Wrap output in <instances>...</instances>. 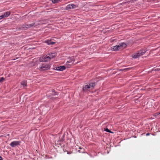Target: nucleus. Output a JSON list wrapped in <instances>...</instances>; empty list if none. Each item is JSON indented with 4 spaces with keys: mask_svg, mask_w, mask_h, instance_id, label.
I'll return each instance as SVG.
<instances>
[{
    "mask_svg": "<svg viewBox=\"0 0 160 160\" xmlns=\"http://www.w3.org/2000/svg\"><path fill=\"white\" fill-rule=\"evenodd\" d=\"M50 68V64H43L39 67L40 71H45L49 69Z\"/></svg>",
    "mask_w": 160,
    "mask_h": 160,
    "instance_id": "nucleus-1",
    "label": "nucleus"
},
{
    "mask_svg": "<svg viewBox=\"0 0 160 160\" xmlns=\"http://www.w3.org/2000/svg\"><path fill=\"white\" fill-rule=\"evenodd\" d=\"M65 137L64 134H60L59 135V139L57 141V144H59L60 145H61V142H63L64 140V138Z\"/></svg>",
    "mask_w": 160,
    "mask_h": 160,
    "instance_id": "nucleus-2",
    "label": "nucleus"
},
{
    "mask_svg": "<svg viewBox=\"0 0 160 160\" xmlns=\"http://www.w3.org/2000/svg\"><path fill=\"white\" fill-rule=\"evenodd\" d=\"M20 143V141H15L11 142L10 145L12 147H14L16 146L19 145Z\"/></svg>",
    "mask_w": 160,
    "mask_h": 160,
    "instance_id": "nucleus-3",
    "label": "nucleus"
},
{
    "mask_svg": "<svg viewBox=\"0 0 160 160\" xmlns=\"http://www.w3.org/2000/svg\"><path fill=\"white\" fill-rule=\"evenodd\" d=\"M96 85V83L93 80H91L89 81V86L92 89H93Z\"/></svg>",
    "mask_w": 160,
    "mask_h": 160,
    "instance_id": "nucleus-4",
    "label": "nucleus"
},
{
    "mask_svg": "<svg viewBox=\"0 0 160 160\" xmlns=\"http://www.w3.org/2000/svg\"><path fill=\"white\" fill-rule=\"evenodd\" d=\"M54 69L55 70L59 71H62L65 69L66 68L64 66H60L58 67H56Z\"/></svg>",
    "mask_w": 160,
    "mask_h": 160,
    "instance_id": "nucleus-5",
    "label": "nucleus"
},
{
    "mask_svg": "<svg viewBox=\"0 0 160 160\" xmlns=\"http://www.w3.org/2000/svg\"><path fill=\"white\" fill-rule=\"evenodd\" d=\"M147 51V50L145 49H142L139 50L137 52L139 54V56L143 55Z\"/></svg>",
    "mask_w": 160,
    "mask_h": 160,
    "instance_id": "nucleus-6",
    "label": "nucleus"
},
{
    "mask_svg": "<svg viewBox=\"0 0 160 160\" xmlns=\"http://www.w3.org/2000/svg\"><path fill=\"white\" fill-rule=\"evenodd\" d=\"M49 57H47V56L46 57H40L39 58V61L40 62H47L49 60Z\"/></svg>",
    "mask_w": 160,
    "mask_h": 160,
    "instance_id": "nucleus-7",
    "label": "nucleus"
},
{
    "mask_svg": "<svg viewBox=\"0 0 160 160\" xmlns=\"http://www.w3.org/2000/svg\"><path fill=\"white\" fill-rule=\"evenodd\" d=\"M91 88L89 85H84L82 88V91L84 92H86L88 89Z\"/></svg>",
    "mask_w": 160,
    "mask_h": 160,
    "instance_id": "nucleus-8",
    "label": "nucleus"
},
{
    "mask_svg": "<svg viewBox=\"0 0 160 160\" xmlns=\"http://www.w3.org/2000/svg\"><path fill=\"white\" fill-rule=\"evenodd\" d=\"M118 45L119 46V49H121L122 48H125L127 47L126 44L124 42L120 43Z\"/></svg>",
    "mask_w": 160,
    "mask_h": 160,
    "instance_id": "nucleus-9",
    "label": "nucleus"
},
{
    "mask_svg": "<svg viewBox=\"0 0 160 160\" xmlns=\"http://www.w3.org/2000/svg\"><path fill=\"white\" fill-rule=\"evenodd\" d=\"M49 56H47V57H49V60H50L52 58H53L55 57L57 55V53L56 52H55L54 53H52L51 54H50Z\"/></svg>",
    "mask_w": 160,
    "mask_h": 160,
    "instance_id": "nucleus-10",
    "label": "nucleus"
},
{
    "mask_svg": "<svg viewBox=\"0 0 160 160\" xmlns=\"http://www.w3.org/2000/svg\"><path fill=\"white\" fill-rule=\"evenodd\" d=\"M111 50L114 51H117L119 50V46L118 45H116L112 47H111Z\"/></svg>",
    "mask_w": 160,
    "mask_h": 160,
    "instance_id": "nucleus-11",
    "label": "nucleus"
},
{
    "mask_svg": "<svg viewBox=\"0 0 160 160\" xmlns=\"http://www.w3.org/2000/svg\"><path fill=\"white\" fill-rule=\"evenodd\" d=\"M73 63V62H72V60H69L66 63V65L68 67V66H71L72 65Z\"/></svg>",
    "mask_w": 160,
    "mask_h": 160,
    "instance_id": "nucleus-12",
    "label": "nucleus"
},
{
    "mask_svg": "<svg viewBox=\"0 0 160 160\" xmlns=\"http://www.w3.org/2000/svg\"><path fill=\"white\" fill-rule=\"evenodd\" d=\"M11 14V12L10 11H7L5 12L3 14L4 18L8 17Z\"/></svg>",
    "mask_w": 160,
    "mask_h": 160,
    "instance_id": "nucleus-13",
    "label": "nucleus"
},
{
    "mask_svg": "<svg viewBox=\"0 0 160 160\" xmlns=\"http://www.w3.org/2000/svg\"><path fill=\"white\" fill-rule=\"evenodd\" d=\"M21 84L24 87H25L27 86V81H23L21 82Z\"/></svg>",
    "mask_w": 160,
    "mask_h": 160,
    "instance_id": "nucleus-14",
    "label": "nucleus"
},
{
    "mask_svg": "<svg viewBox=\"0 0 160 160\" xmlns=\"http://www.w3.org/2000/svg\"><path fill=\"white\" fill-rule=\"evenodd\" d=\"M51 92V94L52 96L58 94V93L56 92L53 89L52 90Z\"/></svg>",
    "mask_w": 160,
    "mask_h": 160,
    "instance_id": "nucleus-15",
    "label": "nucleus"
},
{
    "mask_svg": "<svg viewBox=\"0 0 160 160\" xmlns=\"http://www.w3.org/2000/svg\"><path fill=\"white\" fill-rule=\"evenodd\" d=\"M48 45H53L55 43V42L52 41L51 40H48L45 42Z\"/></svg>",
    "mask_w": 160,
    "mask_h": 160,
    "instance_id": "nucleus-16",
    "label": "nucleus"
},
{
    "mask_svg": "<svg viewBox=\"0 0 160 160\" xmlns=\"http://www.w3.org/2000/svg\"><path fill=\"white\" fill-rule=\"evenodd\" d=\"M139 57H140V56L138 52L132 55V57L134 58H137Z\"/></svg>",
    "mask_w": 160,
    "mask_h": 160,
    "instance_id": "nucleus-17",
    "label": "nucleus"
},
{
    "mask_svg": "<svg viewBox=\"0 0 160 160\" xmlns=\"http://www.w3.org/2000/svg\"><path fill=\"white\" fill-rule=\"evenodd\" d=\"M70 9H72L71 4L68 5L65 8V9L67 10Z\"/></svg>",
    "mask_w": 160,
    "mask_h": 160,
    "instance_id": "nucleus-18",
    "label": "nucleus"
},
{
    "mask_svg": "<svg viewBox=\"0 0 160 160\" xmlns=\"http://www.w3.org/2000/svg\"><path fill=\"white\" fill-rule=\"evenodd\" d=\"M104 131L108 132H110L111 133H113V132L111 131L108 128H104Z\"/></svg>",
    "mask_w": 160,
    "mask_h": 160,
    "instance_id": "nucleus-19",
    "label": "nucleus"
},
{
    "mask_svg": "<svg viewBox=\"0 0 160 160\" xmlns=\"http://www.w3.org/2000/svg\"><path fill=\"white\" fill-rule=\"evenodd\" d=\"M61 0H52V2L53 3H58L61 1Z\"/></svg>",
    "mask_w": 160,
    "mask_h": 160,
    "instance_id": "nucleus-20",
    "label": "nucleus"
},
{
    "mask_svg": "<svg viewBox=\"0 0 160 160\" xmlns=\"http://www.w3.org/2000/svg\"><path fill=\"white\" fill-rule=\"evenodd\" d=\"M22 27L24 28H28V24H23L22 25Z\"/></svg>",
    "mask_w": 160,
    "mask_h": 160,
    "instance_id": "nucleus-21",
    "label": "nucleus"
},
{
    "mask_svg": "<svg viewBox=\"0 0 160 160\" xmlns=\"http://www.w3.org/2000/svg\"><path fill=\"white\" fill-rule=\"evenodd\" d=\"M72 9L75 8L77 7V6L73 4H71Z\"/></svg>",
    "mask_w": 160,
    "mask_h": 160,
    "instance_id": "nucleus-22",
    "label": "nucleus"
},
{
    "mask_svg": "<svg viewBox=\"0 0 160 160\" xmlns=\"http://www.w3.org/2000/svg\"><path fill=\"white\" fill-rule=\"evenodd\" d=\"M35 24V23L34 22H32L31 24H28V28L33 27Z\"/></svg>",
    "mask_w": 160,
    "mask_h": 160,
    "instance_id": "nucleus-23",
    "label": "nucleus"
},
{
    "mask_svg": "<svg viewBox=\"0 0 160 160\" xmlns=\"http://www.w3.org/2000/svg\"><path fill=\"white\" fill-rule=\"evenodd\" d=\"M135 1V0H131L129 1H128L127 2V3H128V4H129V3H130V2H131V3H133V2H134Z\"/></svg>",
    "mask_w": 160,
    "mask_h": 160,
    "instance_id": "nucleus-24",
    "label": "nucleus"
},
{
    "mask_svg": "<svg viewBox=\"0 0 160 160\" xmlns=\"http://www.w3.org/2000/svg\"><path fill=\"white\" fill-rule=\"evenodd\" d=\"M132 68H125V69H120V70H122V71L123 70H129L131 69Z\"/></svg>",
    "mask_w": 160,
    "mask_h": 160,
    "instance_id": "nucleus-25",
    "label": "nucleus"
},
{
    "mask_svg": "<svg viewBox=\"0 0 160 160\" xmlns=\"http://www.w3.org/2000/svg\"><path fill=\"white\" fill-rule=\"evenodd\" d=\"M4 79L5 78L3 77H2L0 78V82H2Z\"/></svg>",
    "mask_w": 160,
    "mask_h": 160,
    "instance_id": "nucleus-26",
    "label": "nucleus"
},
{
    "mask_svg": "<svg viewBox=\"0 0 160 160\" xmlns=\"http://www.w3.org/2000/svg\"><path fill=\"white\" fill-rule=\"evenodd\" d=\"M126 3H127V2H123L122 3H120V5H123Z\"/></svg>",
    "mask_w": 160,
    "mask_h": 160,
    "instance_id": "nucleus-27",
    "label": "nucleus"
},
{
    "mask_svg": "<svg viewBox=\"0 0 160 160\" xmlns=\"http://www.w3.org/2000/svg\"><path fill=\"white\" fill-rule=\"evenodd\" d=\"M69 60H72V62H74V59H73V57H71L70 59H69Z\"/></svg>",
    "mask_w": 160,
    "mask_h": 160,
    "instance_id": "nucleus-28",
    "label": "nucleus"
},
{
    "mask_svg": "<svg viewBox=\"0 0 160 160\" xmlns=\"http://www.w3.org/2000/svg\"><path fill=\"white\" fill-rule=\"evenodd\" d=\"M5 18L3 15L0 16V18L1 19L2 18Z\"/></svg>",
    "mask_w": 160,
    "mask_h": 160,
    "instance_id": "nucleus-29",
    "label": "nucleus"
},
{
    "mask_svg": "<svg viewBox=\"0 0 160 160\" xmlns=\"http://www.w3.org/2000/svg\"><path fill=\"white\" fill-rule=\"evenodd\" d=\"M159 70H160V69H159V68H157V69H156L155 70V71H158Z\"/></svg>",
    "mask_w": 160,
    "mask_h": 160,
    "instance_id": "nucleus-30",
    "label": "nucleus"
},
{
    "mask_svg": "<svg viewBox=\"0 0 160 160\" xmlns=\"http://www.w3.org/2000/svg\"><path fill=\"white\" fill-rule=\"evenodd\" d=\"M150 135V133H147L146 134V136H148V135Z\"/></svg>",
    "mask_w": 160,
    "mask_h": 160,
    "instance_id": "nucleus-31",
    "label": "nucleus"
},
{
    "mask_svg": "<svg viewBox=\"0 0 160 160\" xmlns=\"http://www.w3.org/2000/svg\"><path fill=\"white\" fill-rule=\"evenodd\" d=\"M157 115H159L160 114V112H157Z\"/></svg>",
    "mask_w": 160,
    "mask_h": 160,
    "instance_id": "nucleus-32",
    "label": "nucleus"
},
{
    "mask_svg": "<svg viewBox=\"0 0 160 160\" xmlns=\"http://www.w3.org/2000/svg\"><path fill=\"white\" fill-rule=\"evenodd\" d=\"M71 152H68V154H71Z\"/></svg>",
    "mask_w": 160,
    "mask_h": 160,
    "instance_id": "nucleus-33",
    "label": "nucleus"
},
{
    "mask_svg": "<svg viewBox=\"0 0 160 160\" xmlns=\"http://www.w3.org/2000/svg\"><path fill=\"white\" fill-rule=\"evenodd\" d=\"M17 58H17L16 59H13V60H16V59H17Z\"/></svg>",
    "mask_w": 160,
    "mask_h": 160,
    "instance_id": "nucleus-34",
    "label": "nucleus"
}]
</instances>
